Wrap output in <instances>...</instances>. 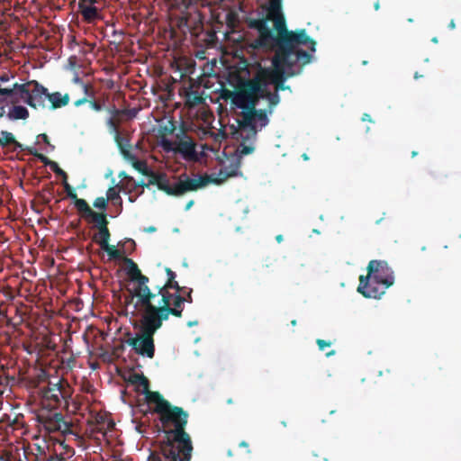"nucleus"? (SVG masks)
Instances as JSON below:
<instances>
[{
  "label": "nucleus",
  "instance_id": "20e7f679",
  "mask_svg": "<svg viewBox=\"0 0 461 461\" xmlns=\"http://www.w3.org/2000/svg\"><path fill=\"white\" fill-rule=\"evenodd\" d=\"M141 312L140 320V334L127 340L134 351L140 356L153 358L155 356L154 335L158 330L162 327L165 321L155 310L153 306L138 308Z\"/></svg>",
  "mask_w": 461,
  "mask_h": 461
},
{
  "label": "nucleus",
  "instance_id": "49530a36",
  "mask_svg": "<svg viewBox=\"0 0 461 461\" xmlns=\"http://www.w3.org/2000/svg\"><path fill=\"white\" fill-rule=\"evenodd\" d=\"M193 204H194V201H193V200H190V201L186 203V205H185V211L189 210V209L193 206Z\"/></svg>",
  "mask_w": 461,
  "mask_h": 461
},
{
  "label": "nucleus",
  "instance_id": "b1692460",
  "mask_svg": "<svg viewBox=\"0 0 461 461\" xmlns=\"http://www.w3.org/2000/svg\"><path fill=\"white\" fill-rule=\"evenodd\" d=\"M110 237L111 233L108 227L99 228L98 232L93 236V241L97 243L102 248L109 243Z\"/></svg>",
  "mask_w": 461,
  "mask_h": 461
},
{
  "label": "nucleus",
  "instance_id": "de8ad7c7",
  "mask_svg": "<svg viewBox=\"0 0 461 461\" xmlns=\"http://www.w3.org/2000/svg\"><path fill=\"white\" fill-rule=\"evenodd\" d=\"M114 426H115V424L113 421H112V420L108 421V423H107L108 429H113L114 428Z\"/></svg>",
  "mask_w": 461,
  "mask_h": 461
},
{
  "label": "nucleus",
  "instance_id": "2f4dec72",
  "mask_svg": "<svg viewBox=\"0 0 461 461\" xmlns=\"http://www.w3.org/2000/svg\"><path fill=\"white\" fill-rule=\"evenodd\" d=\"M119 176H124L127 180V183L131 184V185L133 186L134 189H136L137 187H144V186L149 185L148 184H145L143 181L136 182L133 179V177L127 176L126 173H124V172H122Z\"/></svg>",
  "mask_w": 461,
  "mask_h": 461
},
{
  "label": "nucleus",
  "instance_id": "ddd939ff",
  "mask_svg": "<svg viewBox=\"0 0 461 461\" xmlns=\"http://www.w3.org/2000/svg\"><path fill=\"white\" fill-rule=\"evenodd\" d=\"M165 271L167 276V281L162 285H157V292H153V294H158L151 300V304L156 305L159 303V298L163 297L166 293H171V290L179 292L183 291V286H180L178 282L176 280V274L169 267H166Z\"/></svg>",
  "mask_w": 461,
  "mask_h": 461
},
{
  "label": "nucleus",
  "instance_id": "f704fd0d",
  "mask_svg": "<svg viewBox=\"0 0 461 461\" xmlns=\"http://www.w3.org/2000/svg\"><path fill=\"white\" fill-rule=\"evenodd\" d=\"M176 140H175V141H172L169 140H162V147L167 152L172 151V152L176 153Z\"/></svg>",
  "mask_w": 461,
  "mask_h": 461
},
{
  "label": "nucleus",
  "instance_id": "393cba45",
  "mask_svg": "<svg viewBox=\"0 0 461 461\" xmlns=\"http://www.w3.org/2000/svg\"><path fill=\"white\" fill-rule=\"evenodd\" d=\"M8 117L12 120L27 119L29 112L24 106L14 105L8 112Z\"/></svg>",
  "mask_w": 461,
  "mask_h": 461
},
{
  "label": "nucleus",
  "instance_id": "052dcab7",
  "mask_svg": "<svg viewBox=\"0 0 461 461\" xmlns=\"http://www.w3.org/2000/svg\"><path fill=\"white\" fill-rule=\"evenodd\" d=\"M332 354H333V351H331V352L328 353V354H327V356H330V355H332Z\"/></svg>",
  "mask_w": 461,
  "mask_h": 461
},
{
  "label": "nucleus",
  "instance_id": "72a5a7b5",
  "mask_svg": "<svg viewBox=\"0 0 461 461\" xmlns=\"http://www.w3.org/2000/svg\"><path fill=\"white\" fill-rule=\"evenodd\" d=\"M50 167L56 175L61 176L63 180L68 179L67 173L59 167L57 162L54 161Z\"/></svg>",
  "mask_w": 461,
  "mask_h": 461
},
{
  "label": "nucleus",
  "instance_id": "39448f33",
  "mask_svg": "<svg viewBox=\"0 0 461 461\" xmlns=\"http://www.w3.org/2000/svg\"><path fill=\"white\" fill-rule=\"evenodd\" d=\"M367 269V276L366 277L360 276L357 291L365 297H380L393 285V272L386 262L377 260L370 261Z\"/></svg>",
  "mask_w": 461,
  "mask_h": 461
},
{
  "label": "nucleus",
  "instance_id": "4d7b16f0",
  "mask_svg": "<svg viewBox=\"0 0 461 461\" xmlns=\"http://www.w3.org/2000/svg\"><path fill=\"white\" fill-rule=\"evenodd\" d=\"M155 230H156V229H155V227H149V228L148 229V230H149V231H154Z\"/></svg>",
  "mask_w": 461,
  "mask_h": 461
},
{
  "label": "nucleus",
  "instance_id": "3c124183",
  "mask_svg": "<svg viewBox=\"0 0 461 461\" xmlns=\"http://www.w3.org/2000/svg\"><path fill=\"white\" fill-rule=\"evenodd\" d=\"M363 120L364 121H367V120L369 121L370 120L369 115L368 114H364Z\"/></svg>",
  "mask_w": 461,
  "mask_h": 461
},
{
  "label": "nucleus",
  "instance_id": "58836bf2",
  "mask_svg": "<svg viewBox=\"0 0 461 461\" xmlns=\"http://www.w3.org/2000/svg\"><path fill=\"white\" fill-rule=\"evenodd\" d=\"M253 149H254L253 147L241 144L239 150L241 155H248V154H250L253 151Z\"/></svg>",
  "mask_w": 461,
  "mask_h": 461
},
{
  "label": "nucleus",
  "instance_id": "c9c22d12",
  "mask_svg": "<svg viewBox=\"0 0 461 461\" xmlns=\"http://www.w3.org/2000/svg\"><path fill=\"white\" fill-rule=\"evenodd\" d=\"M107 125L110 128V130L114 133V135L116 133H120V131H119V123H118L117 120L114 119L113 117H110L107 120Z\"/></svg>",
  "mask_w": 461,
  "mask_h": 461
},
{
  "label": "nucleus",
  "instance_id": "412c9836",
  "mask_svg": "<svg viewBox=\"0 0 461 461\" xmlns=\"http://www.w3.org/2000/svg\"><path fill=\"white\" fill-rule=\"evenodd\" d=\"M114 140L125 159L133 158V154L131 151V145L127 138L122 137L121 133H116L114 135Z\"/></svg>",
  "mask_w": 461,
  "mask_h": 461
},
{
  "label": "nucleus",
  "instance_id": "13d9d810",
  "mask_svg": "<svg viewBox=\"0 0 461 461\" xmlns=\"http://www.w3.org/2000/svg\"><path fill=\"white\" fill-rule=\"evenodd\" d=\"M375 8L376 10H378V9H379V3H376V4L375 5Z\"/></svg>",
  "mask_w": 461,
  "mask_h": 461
},
{
  "label": "nucleus",
  "instance_id": "c85d7f7f",
  "mask_svg": "<svg viewBox=\"0 0 461 461\" xmlns=\"http://www.w3.org/2000/svg\"><path fill=\"white\" fill-rule=\"evenodd\" d=\"M25 150L29 154L33 155L34 157H36L45 166L50 167V165L54 162V161L50 160L49 158H47L45 155L38 152V150L35 148L26 147Z\"/></svg>",
  "mask_w": 461,
  "mask_h": 461
},
{
  "label": "nucleus",
  "instance_id": "aec40b11",
  "mask_svg": "<svg viewBox=\"0 0 461 461\" xmlns=\"http://www.w3.org/2000/svg\"><path fill=\"white\" fill-rule=\"evenodd\" d=\"M85 95L88 96L87 104L95 112H101L104 107V100H96L95 98V92L89 84H82Z\"/></svg>",
  "mask_w": 461,
  "mask_h": 461
},
{
  "label": "nucleus",
  "instance_id": "c03bdc74",
  "mask_svg": "<svg viewBox=\"0 0 461 461\" xmlns=\"http://www.w3.org/2000/svg\"><path fill=\"white\" fill-rule=\"evenodd\" d=\"M170 123H171V125L169 127H167V126L164 127L165 132H167L168 134H172L176 128L175 125L173 124V122H170Z\"/></svg>",
  "mask_w": 461,
  "mask_h": 461
},
{
  "label": "nucleus",
  "instance_id": "5fc2aeb1",
  "mask_svg": "<svg viewBox=\"0 0 461 461\" xmlns=\"http://www.w3.org/2000/svg\"><path fill=\"white\" fill-rule=\"evenodd\" d=\"M449 26H450V28H452V29H454V28H455V26H456V25H455L454 21H451V22H450Z\"/></svg>",
  "mask_w": 461,
  "mask_h": 461
},
{
  "label": "nucleus",
  "instance_id": "a878e982",
  "mask_svg": "<svg viewBox=\"0 0 461 461\" xmlns=\"http://www.w3.org/2000/svg\"><path fill=\"white\" fill-rule=\"evenodd\" d=\"M67 195L74 200V204L78 212L80 213V215H82L85 212V211L89 207V204L86 203V201L82 198H78L75 191L68 192Z\"/></svg>",
  "mask_w": 461,
  "mask_h": 461
},
{
  "label": "nucleus",
  "instance_id": "bb28decb",
  "mask_svg": "<svg viewBox=\"0 0 461 461\" xmlns=\"http://www.w3.org/2000/svg\"><path fill=\"white\" fill-rule=\"evenodd\" d=\"M126 159L129 160L130 162H131L132 167L138 172L142 174L143 176H146L149 173V171L150 170L148 167L147 163L143 160H139L134 154H133V158H126Z\"/></svg>",
  "mask_w": 461,
  "mask_h": 461
},
{
  "label": "nucleus",
  "instance_id": "09e8293b",
  "mask_svg": "<svg viewBox=\"0 0 461 461\" xmlns=\"http://www.w3.org/2000/svg\"><path fill=\"white\" fill-rule=\"evenodd\" d=\"M240 447H248L249 444L246 441H241L239 445Z\"/></svg>",
  "mask_w": 461,
  "mask_h": 461
},
{
  "label": "nucleus",
  "instance_id": "bf43d9fd",
  "mask_svg": "<svg viewBox=\"0 0 461 461\" xmlns=\"http://www.w3.org/2000/svg\"><path fill=\"white\" fill-rule=\"evenodd\" d=\"M303 158H304L305 160H307V159H308L307 155H305V154H304V155H303Z\"/></svg>",
  "mask_w": 461,
  "mask_h": 461
},
{
  "label": "nucleus",
  "instance_id": "cd10ccee",
  "mask_svg": "<svg viewBox=\"0 0 461 461\" xmlns=\"http://www.w3.org/2000/svg\"><path fill=\"white\" fill-rule=\"evenodd\" d=\"M119 190H116L115 187H109L106 192V199L107 202L111 201L113 204L122 203V198L120 196V191L122 186L118 185Z\"/></svg>",
  "mask_w": 461,
  "mask_h": 461
},
{
  "label": "nucleus",
  "instance_id": "6e6552de",
  "mask_svg": "<svg viewBox=\"0 0 461 461\" xmlns=\"http://www.w3.org/2000/svg\"><path fill=\"white\" fill-rule=\"evenodd\" d=\"M240 119L237 120L238 129L233 132L243 142L256 138L257 133L268 123L267 115L262 109H241Z\"/></svg>",
  "mask_w": 461,
  "mask_h": 461
},
{
  "label": "nucleus",
  "instance_id": "37998d69",
  "mask_svg": "<svg viewBox=\"0 0 461 461\" xmlns=\"http://www.w3.org/2000/svg\"><path fill=\"white\" fill-rule=\"evenodd\" d=\"M63 186L67 194L68 192L75 191V189L68 183L67 179L63 180Z\"/></svg>",
  "mask_w": 461,
  "mask_h": 461
},
{
  "label": "nucleus",
  "instance_id": "423d86ee",
  "mask_svg": "<svg viewBox=\"0 0 461 461\" xmlns=\"http://www.w3.org/2000/svg\"><path fill=\"white\" fill-rule=\"evenodd\" d=\"M123 260L127 264L128 276L131 281L137 283L133 289L130 291V294L126 298V303H131L133 298H136L135 310L153 306L151 300L158 294H153V291L149 288L148 285L149 277L141 274L138 265L131 258H124Z\"/></svg>",
  "mask_w": 461,
  "mask_h": 461
},
{
  "label": "nucleus",
  "instance_id": "2eb2a0df",
  "mask_svg": "<svg viewBox=\"0 0 461 461\" xmlns=\"http://www.w3.org/2000/svg\"><path fill=\"white\" fill-rule=\"evenodd\" d=\"M128 381L133 385L142 387V393L145 395L146 401L149 404L153 403L151 393H159L157 391L149 390V379L143 374L134 373L129 376Z\"/></svg>",
  "mask_w": 461,
  "mask_h": 461
},
{
  "label": "nucleus",
  "instance_id": "4be33fe9",
  "mask_svg": "<svg viewBox=\"0 0 461 461\" xmlns=\"http://www.w3.org/2000/svg\"><path fill=\"white\" fill-rule=\"evenodd\" d=\"M0 145L2 147H7L10 145L14 146V149L25 150L26 147H24L22 143L15 140L14 135L12 132L7 131H2L0 133Z\"/></svg>",
  "mask_w": 461,
  "mask_h": 461
},
{
  "label": "nucleus",
  "instance_id": "4c0bfd02",
  "mask_svg": "<svg viewBox=\"0 0 461 461\" xmlns=\"http://www.w3.org/2000/svg\"><path fill=\"white\" fill-rule=\"evenodd\" d=\"M40 461H65L61 455L52 454L49 457H44Z\"/></svg>",
  "mask_w": 461,
  "mask_h": 461
},
{
  "label": "nucleus",
  "instance_id": "6e6d98bb",
  "mask_svg": "<svg viewBox=\"0 0 461 461\" xmlns=\"http://www.w3.org/2000/svg\"><path fill=\"white\" fill-rule=\"evenodd\" d=\"M113 114H118V113H119V110H117V109H115V108H114V109L113 110Z\"/></svg>",
  "mask_w": 461,
  "mask_h": 461
},
{
  "label": "nucleus",
  "instance_id": "c756f323",
  "mask_svg": "<svg viewBox=\"0 0 461 461\" xmlns=\"http://www.w3.org/2000/svg\"><path fill=\"white\" fill-rule=\"evenodd\" d=\"M101 249L107 252L111 259H119L122 258L121 251L118 250L113 245H110L108 243L106 246H104Z\"/></svg>",
  "mask_w": 461,
  "mask_h": 461
},
{
  "label": "nucleus",
  "instance_id": "4468645a",
  "mask_svg": "<svg viewBox=\"0 0 461 461\" xmlns=\"http://www.w3.org/2000/svg\"><path fill=\"white\" fill-rule=\"evenodd\" d=\"M176 153L181 154L187 159L195 157V143L193 139L184 131H181V138L176 140Z\"/></svg>",
  "mask_w": 461,
  "mask_h": 461
},
{
  "label": "nucleus",
  "instance_id": "8fccbe9b",
  "mask_svg": "<svg viewBox=\"0 0 461 461\" xmlns=\"http://www.w3.org/2000/svg\"><path fill=\"white\" fill-rule=\"evenodd\" d=\"M276 240L277 242H281V241L284 240V237L282 235H277L276 237Z\"/></svg>",
  "mask_w": 461,
  "mask_h": 461
},
{
  "label": "nucleus",
  "instance_id": "79ce46f5",
  "mask_svg": "<svg viewBox=\"0 0 461 461\" xmlns=\"http://www.w3.org/2000/svg\"><path fill=\"white\" fill-rule=\"evenodd\" d=\"M87 101H88V96L85 95V96L83 98H80V99L75 101L74 105L76 107H78L84 104H87Z\"/></svg>",
  "mask_w": 461,
  "mask_h": 461
},
{
  "label": "nucleus",
  "instance_id": "a19ab883",
  "mask_svg": "<svg viewBox=\"0 0 461 461\" xmlns=\"http://www.w3.org/2000/svg\"><path fill=\"white\" fill-rule=\"evenodd\" d=\"M317 344H318V346H319L321 350H324L325 348L330 346V342L323 340V339H318L317 340Z\"/></svg>",
  "mask_w": 461,
  "mask_h": 461
},
{
  "label": "nucleus",
  "instance_id": "dca6fc26",
  "mask_svg": "<svg viewBox=\"0 0 461 461\" xmlns=\"http://www.w3.org/2000/svg\"><path fill=\"white\" fill-rule=\"evenodd\" d=\"M31 80L24 84L14 83L10 88H2L0 86V95H5L6 97H10L11 101L14 103L16 100H14V95H19L21 100H23L25 95L28 94V88L30 86Z\"/></svg>",
  "mask_w": 461,
  "mask_h": 461
},
{
  "label": "nucleus",
  "instance_id": "e433bc0d",
  "mask_svg": "<svg viewBox=\"0 0 461 461\" xmlns=\"http://www.w3.org/2000/svg\"><path fill=\"white\" fill-rule=\"evenodd\" d=\"M94 206L101 210H105L107 207V199L103 196L95 198Z\"/></svg>",
  "mask_w": 461,
  "mask_h": 461
},
{
  "label": "nucleus",
  "instance_id": "864d4df0",
  "mask_svg": "<svg viewBox=\"0 0 461 461\" xmlns=\"http://www.w3.org/2000/svg\"><path fill=\"white\" fill-rule=\"evenodd\" d=\"M103 429H104L103 425H99V426L97 427V430H98L99 432H102V431H103Z\"/></svg>",
  "mask_w": 461,
  "mask_h": 461
},
{
  "label": "nucleus",
  "instance_id": "680f3d73",
  "mask_svg": "<svg viewBox=\"0 0 461 461\" xmlns=\"http://www.w3.org/2000/svg\"><path fill=\"white\" fill-rule=\"evenodd\" d=\"M3 112L0 113V116H3L4 108L2 107Z\"/></svg>",
  "mask_w": 461,
  "mask_h": 461
},
{
  "label": "nucleus",
  "instance_id": "473e14b6",
  "mask_svg": "<svg viewBox=\"0 0 461 461\" xmlns=\"http://www.w3.org/2000/svg\"><path fill=\"white\" fill-rule=\"evenodd\" d=\"M196 17L198 18V20H197V23H198V24H197V25L195 24L194 26H192V24H191V20H192L191 15H188V16H185V17H183V18H182V21L185 23V25L186 27H188L190 30H191V29H194V30H196V29H198V27H199V26H202V21H201L200 14H196Z\"/></svg>",
  "mask_w": 461,
  "mask_h": 461
},
{
  "label": "nucleus",
  "instance_id": "0eeeda50",
  "mask_svg": "<svg viewBox=\"0 0 461 461\" xmlns=\"http://www.w3.org/2000/svg\"><path fill=\"white\" fill-rule=\"evenodd\" d=\"M290 77L300 73L302 67L310 63L311 54L315 51L316 42L304 31L290 32Z\"/></svg>",
  "mask_w": 461,
  "mask_h": 461
},
{
  "label": "nucleus",
  "instance_id": "f03ea898",
  "mask_svg": "<svg viewBox=\"0 0 461 461\" xmlns=\"http://www.w3.org/2000/svg\"><path fill=\"white\" fill-rule=\"evenodd\" d=\"M151 398L155 404L153 412L159 417L165 439L151 451L148 461H190L193 445L185 431L188 412L172 405L161 393H151Z\"/></svg>",
  "mask_w": 461,
  "mask_h": 461
},
{
  "label": "nucleus",
  "instance_id": "a18cd8bd",
  "mask_svg": "<svg viewBox=\"0 0 461 461\" xmlns=\"http://www.w3.org/2000/svg\"><path fill=\"white\" fill-rule=\"evenodd\" d=\"M9 80V75L7 73H4L0 76L1 82H7Z\"/></svg>",
  "mask_w": 461,
  "mask_h": 461
},
{
  "label": "nucleus",
  "instance_id": "f8f14e48",
  "mask_svg": "<svg viewBox=\"0 0 461 461\" xmlns=\"http://www.w3.org/2000/svg\"><path fill=\"white\" fill-rule=\"evenodd\" d=\"M28 90L23 101L33 109L45 108V100L49 95L48 89L38 81L31 80Z\"/></svg>",
  "mask_w": 461,
  "mask_h": 461
},
{
  "label": "nucleus",
  "instance_id": "a211bd4d",
  "mask_svg": "<svg viewBox=\"0 0 461 461\" xmlns=\"http://www.w3.org/2000/svg\"><path fill=\"white\" fill-rule=\"evenodd\" d=\"M85 219H91L96 224L97 229L108 227V221L104 212H96L89 206L81 215Z\"/></svg>",
  "mask_w": 461,
  "mask_h": 461
},
{
  "label": "nucleus",
  "instance_id": "7ed1b4c3",
  "mask_svg": "<svg viewBox=\"0 0 461 461\" xmlns=\"http://www.w3.org/2000/svg\"><path fill=\"white\" fill-rule=\"evenodd\" d=\"M240 159L234 158L230 165H225L214 175L199 176L197 178H190L186 174H182L177 180L171 183L165 173H156L151 169L146 175L149 177L148 185H157L158 188L168 195L181 196L188 192L197 191L209 184L220 185L230 177L239 175Z\"/></svg>",
  "mask_w": 461,
  "mask_h": 461
},
{
  "label": "nucleus",
  "instance_id": "9b49d317",
  "mask_svg": "<svg viewBox=\"0 0 461 461\" xmlns=\"http://www.w3.org/2000/svg\"><path fill=\"white\" fill-rule=\"evenodd\" d=\"M39 421L48 432L72 433L71 424L59 412L40 415Z\"/></svg>",
  "mask_w": 461,
  "mask_h": 461
},
{
  "label": "nucleus",
  "instance_id": "7c9ffc66",
  "mask_svg": "<svg viewBox=\"0 0 461 461\" xmlns=\"http://www.w3.org/2000/svg\"><path fill=\"white\" fill-rule=\"evenodd\" d=\"M187 101L190 104V105H198L203 103L204 99L203 96L197 93V92H191L187 95Z\"/></svg>",
  "mask_w": 461,
  "mask_h": 461
},
{
  "label": "nucleus",
  "instance_id": "f257e3e1",
  "mask_svg": "<svg viewBox=\"0 0 461 461\" xmlns=\"http://www.w3.org/2000/svg\"><path fill=\"white\" fill-rule=\"evenodd\" d=\"M261 16L248 21L249 28L258 36L249 47L264 53H274L271 66L258 69L251 79L241 81L231 102L240 109H254L260 99H267L269 106L279 102V90H285L288 76V27L282 10V0H268L261 5Z\"/></svg>",
  "mask_w": 461,
  "mask_h": 461
},
{
  "label": "nucleus",
  "instance_id": "6ab92c4d",
  "mask_svg": "<svg viewBox=\"0 0 461 461\" xmlns=\"http://www.w3.org/2000/svg\"><path fill=\"white\" fill-rule=\"evenodd\" d=\"M48 100L50 103V109L56 110L68 104L70 97L68 94L62 95L60 92L49 93Z\"/></svg>",
  "mask_w": 461,
  "mask_h": 461
},
{
  "label": "nucleus",
  "instance_id": "9d476101",
  "mask_svg": "<svg viewBox=\"0 0 461 461\" xmlns=\"http://www.w3.org/2000/svg\"><path fill=\"white\" fill-rule=\"evenodd\" d=\"M39 394L43 407L52 410L59 408L63 402L67 404L71 391L68 384L59 379L57 383L48 381L47 386H42Z\"/></svg>",
  "mask_w": 461,
  "mask_h": 461
},
{
  "label": "nucleus",
  "instance_id": "f3484780",
  "mask_svg": "<svg viewBox=\"0 0 461 461\" xmlns=\"http://www.w3.org/2000/svg\"><path fill=\"white\" fill-rule=\"evenodd\" d=\"M94 4L95 0H79V10L84 19L87 22H92L97 17V8L94 5Z\"/></svg>",
  "mask_w": 461,
  "mask_h": 461
},
{
  "label": "nucleus",
  "instance_id": "5701e85b",
  "mask_svg": "<svg viewBox=\"0 0 461 461\" xmlns=\"http://www.w3.org/2000/svg\"><path fill=\"white\" fill-rule=\"evenodd\" d=\"M48 374L43 369L35 370V374L29 377V386L32 388H42L41 385L47 382Z\"/></svg>",
  "mask_w": 461,
  "mask_h": 461
},
{
  "label": "nucleus",
  "instance_id": "603ef678",
  "mask_svg": "<svg viewBox=\"0 0 461 461\" xmlns=\"http://www.w3.org/2000/svg\"><path fill=\"white\" fill-rule=\"evenodd\" d=\"M196 323H197V321H194V322L193 321H189L188 322V326L192 327V326L195 325Z\"/></svg>",
  "mask_w": 461,
  "mask_h": 461
},
{
  "label": "nucleus",
  "instance_id": "1a4fd4ad",
  "mask_svg": "<svg viewBox=\"0 0 461 461\" xmlns=\"http://www.w3.org/2000/svg\"><path fill=\"white\" fill-rule=\"evenodd\" d=\"M192 293V288L185 287H183V291L166 293L163 297L159 298V303L153 305V310L165 321H167L170 315L181 318L185 303H193Z\"/></svg>",
  "mask_w": 461,
  "mask_h": 461
},
{
  "label": "nucleus",
  "instance_id": "ea45409f",
  "mask_svg": "<svg viewBox=\"0 0 461 461\" xmlns=\"http://www.w3.org/2000/svg\"><path fill=\"white\" fill-rule=\"evenodd\" d=\"M38 138L41 139L44 143L50 147L51 149H54V145H51L50 142V139L46 133H41L38 135Z\"/></svg>",
  "mask_w": 461,
  "mask_h": 461
}]
</instances>
